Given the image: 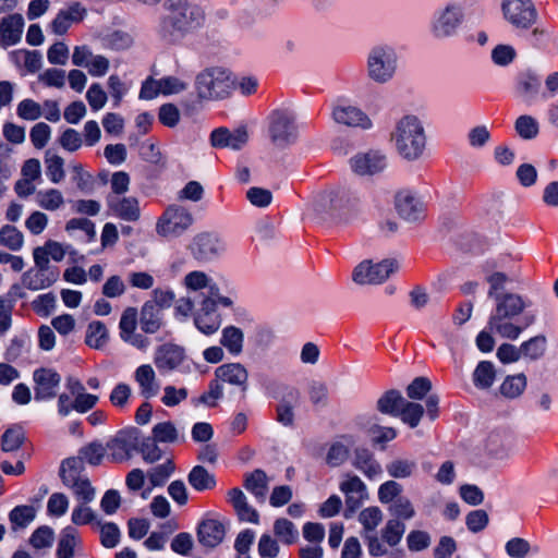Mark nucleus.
<instances>
[{"instance_id":"obj_11","label":"nucleus","mask_w":558,"mask_h":558,"mask_svg":"<svg viewBox=\"0 0 558 558\" xmlns=\"http://www.w3.org/2000/svg\"><path fill=\"white\" fill-rule=\"evenodd\" d=\"M506 20L518 29H527L537 20V12L531 0H504Z\"/></svg>"},{"instance_id":"obj_21","label":"nucleus","mask_w":558,"mask_h":558,"mask_svg":"<svg viewBox=\"0 0 558 558\" xmlns=\"http://www.w3.org/2000/svg\"><path fill=\"white\" fill-rule=\"evenodd\" d=\"M248 135L245 129L230 132L226 128H219L211 132L210 143L216 148L241 149L247 142Z\"/></svg>"},{"instance_id":"obj_31","label":"nucleus","mask_w":558,"mask_h":558,"mask_svg":"<svg viewBox=\"0 0 558 558\" xmlns=\"http://www.w3.org/2000/svg\"><path fill=\"white\" fill-rule=\"evenodd\" d=\"M269 478L267 474L256 469L252 473L245 475L244 487L248 490L258 502L264 504L268 492Z\"/></svg>"},{"instance_id":"obj_46","label":"nucleus","mask_w":558,"mask_h":558,"mask_svg":"<svg viewBox=\"0 0 558 558\" xmlns=\"http://www.w3.org/2000/svg\"><path fill=\"white\" fill-rule=\"evenodd\" d=\"M35 201L40 208L49 211L58 210L64 204V197L57 189L38 191Z\"/></svg>"},{"instance_id":"obj_59","label":"nucleus","mask_w":558,"mask_h":558,"mask_svg":"<svg viewBox=\"0 0 558 558\" xmlns=\"http://www.w3.org/2000/svg\"><path fill=\"white\" fill-rule=\"evenodd\" d=\"M359 521L366 533L373 532L383 521V511L378 507H368L359 514Z\"/></svg>"},{"instance_id":"obj_48","label":"nucleus","mask_w":558,"mask_h":558,"mask_svg":"<svg viewBox=\"0 0 558 558\" xmlns=\"http://www.w3.org/2000/svg\"><path fill=\"white\" fill-rule=\"evenodd\" d=\"M424 415V408L422 404L408 401L404 399V402L402 403V407L400 409V412L398 416H400L401 421L405 424H408L410 427L414 428L416 427L421 418Z\"/></svg>"},{"instance_id":"obj_32","label":"nucleus","mask_w":558,"mask_h":558,"mask_svg":"<svg viewBox=\"0 0 558 558\" xmlns=\"http://www.w3.org/2000/svg\"><path fill=\"white\" fill-rule=\"evenodd\" d=\"M353 465L371 480L379 476L383 472L374 454L365 448L355 449Z\"/></svg>"},{"instance_id":"obj_56","label":"nucleus","mask_w":558,"mask_h":558,"mask_svg":"<svg viewBox=\"0 0 558 558\" xmlns=\"http://www.w3.org/2000/svg\"><path fill=\"white\" fill-rule=\"evenodd\" d=\"M389 512L393 519L410 520L415 515V509L408 497H398L389 507Z\"/></svg>"},{"instance_id":"obj_60","label":"nucleus","mask_w":558,"mask_h":558,"mask_svg":"<svg viewBox=\"0 0 558 558\" xmlns=\"http://www.w3.org/2000/svg\"><path fill=\"white\" fill-rule=\"evenodd\" d=\"M68 488L72 490L80 502L89 504L95 499L96 490L87 476L75 482V484H72Z\"/></svg>"},{"instance_id":"obj_43","label":"nucleus","mask_w":558,"mask_h":558,"mask_svg":"<svg viewBox=\"0 0 558 558\" xmlns=\"http://www.w3.org/2000/svg\"><path fill=\"white\" fill-rule=\"evenodd\" d=\"M274 534L284 545L295 544L299 539V530L295 524L286 518L274 522Z\"/></svg>"},{"instance_id":"obj_26","label":"nucleus","mask_w":558,"mask_h":558,"mask_svg":"<svg viewBox=\"0 0 558 558\" xmlns=\"http://www.w3.org/2000/svg\"><path fill=\"white\" fill-rule=\"evenodd\" d=\"M57 269L29 268L22 276V283L28 290L37 291L49 288L58 279Z\"/></svg>"},{"instance_id":"obj_10","label":"nucleus","mask_w":558,"mask_h":558,"mask_svg":"<svg viewBox=\"0 0 558 558\" xmlns=\"http://www.w3.org/2000/svg\"><path fill=\"white\" fill-rule=\"evenodd\" d=\"M226 250L225 242L215 232H199L191 241L189 251L198 262H210L219 257Z\"/></svg>"},{"instance_id":"obj_6","label":"nucleus","mask_w":558,"mask_h":558,"mask_svg":"<svg viewBox=\"0 0 558 558\" xmlns=\"http://www.w3.org/2000/svg\"><path fill=\"white\" fill-rule=\"evenodd\" d=\"M232 87L230 74L221 68L206 69L196 78L197 94L203 99H222Z\"/></svg>"},{"instance_id":"obj_41","label":"nucleus","mask_w":558,"mask_h":558,"mask_svg":"<svg viewBox=\"0 0 558 558\" xmlns=\"http://www.w3.org/2000/svg\"><path fill=\"white\" fill-rule=\"evenodd\" d=\"M416 470V461L408 458H396L386 464V471L392 478L411 477Z\"/></svg>"},{"instance_id":"obj_42","label":"nucleus","mask_w":558,"mask_h":558,"mask_svg":"<svg viewBox=\"0 0 558 558\" xmlns=\"http://www.w3.org/2000/svg\"><path fill=\"white\" fill-rule=\"evenodd\" d=\"M403 402L404 398L402 397L401 392L392 389L386 391L377 400V410L383 414L398 416Z\"/></svg>"},{"instance_id":"obj_57","label":"nucleus","mask_w":558,"mask_h":558,"mask_svg":"<svg viewBox=\"0 0 558 558\" xmlns=\"http://www.w3.org/2000/svg\"><path fill=\"white\" fill-rule=\"evenodd\" d=\"M174 463L167 460L165 463L149 470L147 476L153 486H162L174 472Z\"/></svg>"},{"instance_id":"obj_64","label":"nucleus","mask_w":558,"mask_h":558,"mask_svg":"<svg viewBox=\"0 0 558 558\" xmlns=\"http://www.w3.org/2000/svg\"><path fill=\"white\" fill-rule=\"evenodd\" d=\"M50 136L51 128L45 122H38L31 129L29 137L32 144L37 149L44 148L48 144Z\"/></svg>"},{"instance_id":"obj_47","label":"nucleus","mask_w":558,"mask_h":558,"mask_svg":"<svg viewBox=\"0 0 558 558\" xmlns=\"http://www.w3.org/2000/svg\"><path fill=\"white\" fill-rule=\"evenodd\" d=\"M108 340V330L101 322H92L86 330L85 342L94 349L102 348Z\"/></svg>"},{"instance_id":"obj_38","label":"nucleus","mask_w":558,"mask_h":558,"mask_svg":"<svg viewBox=\"0 0 558 558\" xmlns=\"http://www.w3.org/2000/svg\"><path fill=\"white\" fill-rule=\"evenodd\" d=\"M526 385L527 379L523 373L508 375L499 387V393L506 399H517L524 392Z\"/></svg>"},{"instance_id":"obj_14","label":"nucleus","mask_w":558,"mask_h":558,"mask_svg":"<svg viewBox=\"0 0 558 558\" xmlns=\"http://www.w3.org/2000/svg\"><path fill=\"white\" fill-rule=\"evenodd\" d=\"M350 165L359 175H373L381 172L387 166L386 156L378 150L361 153L350 159Z\"/></svg>"},{"instance_id":"obj_62","label":"nucleus","mask_w":558,"mask_h":558,"mask_svg":"<svg viewBox=\"0 0 558 558\" xmlns=\"http://www.w3.org/2000/svg\"><path fill=\"white\" fill-rule=\"evenodd\" d=\"M19 118L27 121H35L43 116L41 106L33 99H23L16 107Z\"/></svg>"},{"instance_id":"obj_53","label":"nucleus","mask_w":558,"mask_h":558,"mask_svg":"<svg viewBox=\"0 0 558 558\" xmlns=\"http://www.w3.org/2000/svg\"><path fill=\"white\" fill-rule=\"evenodd\" d=\"M36 517V510L33 506H17L9 514L10 521L14 527H26Z\"/></svg>"},{"instance_id":"obj_25","label":"nucleus","mask_w":558,"mask_h":558,"mask_svg":"<svg viewBox=\"0 0 558 558\" xmlns=\"http://www.w3.org/2000/svg\"><path fill=\"white\" fill-rule=\"evenodd\" d=\"M86 15V9L78 2L71 4L68 9L60 10L51 22V29L57 35H63L73 23L81 22Z\"/></svg>"},{"instance_id":"obj_63","label":"nucleus","mask_w":558,"mask_h":558,"mask_svg":"<svg viewBox=\"0 0 558 558\" xmlns=\"http://www.w3.org/2000/svg\"><path fill=\"white\" fill-rule=\"evenodd\" d=\"M24 441V433L21 427L7 429L1 437V447L5 452H11L20 448Z\"/></svg>"},{"instance_id":"obj_15","label":"nucleus","mask_w":558,"mask_h":558,"mask_svg":"<svg viewBox=\"0 0 558 558\" xmlns=\"http://www.w3.org/2000/svg\"><path fill=\"white\" fill-rule=\"evenodd\" d=\"M196 328L204 335L215 333L221 325L220 315L216 311V300L204 298L198 312L194 317Z\"/></svg>"},{"instance_id":"obj_28","label":"nucleus","mask_w":558,"mask_h":558,"mask_svg":"<svg viewBox=\"0 0 558 558\" xmlns=\"http://www.w3.org/2000/svg\"><path fill=\"white\" fill-rule=\"evenodd\" d=\"M24 20L21 14H11L0 22V44L3 47L12 46L21 40Z\"/></svg>"},{"instance_id":"obj_51","label":"nucleus","mask_w":558,"mask_h":558,"mask_svg":"<svg viewBox=\"0 0 558 558\" xmlns=\"http://www.w3.org/2000/svg\"><path fill=\"white\" fill-rule=\"evenodd\" d=\"M106 449L99 442H90L78 450V456L75 458H80L82 464L87 462L90 465H99L105 457Z\"/></svg>"},{"instance_id":"obj_2","label":"nucleus","mask_w":558,"mask_h":558,"mask_svg":"<svg viewBox=\"0 0 558 558\" xmlns=\"http://www.w3.org/2000/svg\"><path fill=\"white\" fill-rule=\"evenodd\" d=\"M496 307L487 322V329L509 340H517L524 329L535 323V315H525L519 324L517 317L530 306V302L517 293H504L494 300Z\"/></svg>"},{"instance_id":"obj_35","label":"nucleus","mask_w":558,"mask_h":558,"mask_svg":"<svg viewBox=\"0 0 558 558\" xmlns=\"http://www.w3.org/2000/svg\"><path fill=\"white\" fill-rule=\"evenodd\" d=\"M59 475L63 485L66 487L86 477L84 474V464H82L80 458L75 457H71L62 461Z\"/></svg>"},{"instance_id":"obj_20","label":"nucleus","mask_w":558,"mask_h":558,"mask_svg":"<svg viewBox=\"0 0 558 558\" xmlns=\"http://www.w3.org/2000/svg\"><path fill=\"white\" fill-rule=\"evenodd\" d=\"M215 377L220 383L238 387L242 392L247 390L248 372L241 363H226L218 366Z\"/></svg>"},{"instance_id":"obj_30","label":"nucleus","mask_w":558,"mask_h":558,"mask_svg":"<svg viewBox=\"0 0 558 558\" xmlns=\"http://www.w3.org/2000/svg\"><path fill=\"white\" fill-rule=\"evenodd\" d=\"M82 539L77 530L71 525L65 526L59 537L56 557L74 558L76 547L81 546Z\"/></svg>"},{"instance_id":"obj_24","label":"nucleus","mask_w":558,"mask_h":558,"mask_svg":"<svg viewBox=\"0 0 558 558\" xmlns=\"http://www.w3.org/2000/svg\"><path fill=\"white\" fill-rule=\"evenodd\" d=\"M225 525L216 519H205L197 526V539L201 545L214 548L225 538Z\"/></svg>"},{"instance_id":"obj_29","label":"nucleus","mask_w":558,"mask_h":558,"mask_svg":"<svg viewBox=\"0 0 558 558\" xmlns=\"http://www.w3.org/2000/svg\"><path fill=\"white\" fill-rule=\"evenodd\" d=\"M134 378L140 386L141 395L145 399H150L158 395L160 385L151 365L144 364L138 366L134 373Z\"/></svg>"},{"instance_id":"obj_58","label":"nucleus","mask_w":558,"mask_h":558,"mask_svg":"<svg viewBox=\"0 0 558 558\" xmlns=\"http://www.w3.org/2000/svg\"><path fill=\"white\" fill-rule=\"evenodd\" d=\"M54 532L48 525L36 529L29 537V544L36 549L49 548L52 546Z\"/></svg>"},{"instance_id":"obj_45","label":"nucleus","mask_w":558,"mask_h":558,"mask_svg":"<svg viewBox=\"0 0 558 558\" xmlns=\"http://www.w3.org/2000/svg\"><path fill=\"white\" fill-rule=\"evenodd\" d=\"M547 345V339L544 335H538L530 338L520 345L521 357L530 359L532 361L539 360Z\"/></svg>"},{"instance_id":"obj_12","label":"nucleus","mask_w":558,"mask_h":558,"mask_svg":"<svg viewBox=\"0 0 558 558\" xmlns=\"http://www.w3.org/2000/svg\"><path fill=\"white\" fill-rule=\"evenodd\" d=\"M271 141L279 146L290 144L296 138L294 117L288 111H276L269 126Z\"/></svg>"},{"instance_id":"obj_18","label":"nucleus","mask_w":558,"mask_h":558,"mask_svg":"<svg viewBox=\"0 0 558 558\" xmlns=\"http://www.w3.org/2000/svg\"><path fill=\"white\" fill-rule=\"evenodd\" d=\"M340 490L345 496V517H349L348 512L354 513L368 497L365 484L356 475H349L341 482Z\"/></svg>"},{"instance_id":"obj_16","label":"nucleus","mask_w":558,"mask_h":558,"mask_svg":"<svg viewBox=\"0 0 558 558\" xmlns=\"http://www.w3.org/2000/svg\"><path fill=\"white\" fill-rule=\"evenodd\" d=\"M35 400L44 401L56 397L60 385V375L50 368H39L34 372Z\"/></svg>"},{"instance_id":"obj_1","label":"nucleus","mask_w":558,"mask_h":558,"mask_svg":"<svg viewBox=\"0 0 558 558\" xmlns=\"http://www.w3.org/2000/svg\"><path fill=\"white\" fill-rule=\"evenodd\" d=\"M162 8L156 32L167 43H178L204 24L203 8L191 0H165Z\"/></svg>"},{"instance_id":"obj_13","label":"nucleus","mask_w":558,"mask_h":558,"mask_svg":"<svg viewBox=\"0 0 558 558\" xmlns=\"http://www.w3.org/2000/svg\"><path fill=\"white\" fill-rule=\"evenodd\" d=\"M395 205L398 214L407 221L415 222L424 218L425 206L420 197L408 190L396 194Z\"/></svg>"},{"instance_id":"obj_49","label":"nucleus","mask_w":558,"mask_h":558,"mask_svg":"<svg viewBox=\"0 0 558 558\" xmlns=\"http://www.w3.org/2000/svg\"><path fill=\"white\" fill-rule=\"evenodd\" d=\"M405 532V524L398 519H390L381 530V538L390 547L397 546Z\"/></svg>"},{"instance_id":"obj_37","label":"nucleus","mask_w":558,"mask_h":558,"mask_svg":"<svg viewBox=\"0 0 558 558\" xmlns=\"http://www.w3.org/2000/svg\"><path fill=\"white\" fill-rule=\"evenodd\" d=\"M541 87V81L538 76L531 71L521 73L517 80L515 90L517 94L524 100L533 99Z\"/></svg>"},{"instance_id":"obj_54","label":"nucleus","mask_w":558,"mask_h":558,"mask_svg":"<svg viewBox=\"0 0 558 558\" xmlns=\"http://www.w3.org/2000/svg\"><path fill=\"white\" fill-rule=\"evenodd\" d=\"M157 442L154 437H145L138 441L136 450L142 454L145 462L154 463L161 459L162 451Z\"/></svg>"},{"instance_id":"obj_7","label":"nucleus","mask_w":558,"mask_h":558,"mask_svg":"<svg viewBox=\"0 0 558 558\" xmlns=\"http://www.w3.org/2000/svg\"><path fill=\"white\" fill-rule=\"evenodd\" d=\"M464 12L460 3L449 2L435 11L430 21V34L436 39L454 36L463 23Z\"/></svg>"},{"instance_id":"obj_5","label":"nucleus","mask_w":558,"mask_h":558,"mask_svg":"<svg viewBox=\"0 0 558 558\" xmlns=\"http://www.w3.org/2000/svg\"><path fill=\"white\" fill-rule=\"evenodd\" d=\"M361 206V197L354 191L340 189L322 196L317 210L332 219H345Z\"/></svg>"},{"instance_id":"obj_9","label":"nucleus","mask_w":558,"mask_h":558,"mask_svg":"<svg viewBox=\"0 0 558 558\" xmlns=\"http://www.w3.org/2000/svg\"><path fill=\"white\" fill-rule=\"evenodd\" d=\"M398 269L399 264L396 259H384L376 264L372 260H363L353 269L352 280L361 286L379 284Z\"/></svg>"},{"instance_id":"obj_23","label":"nucleus","mask_w":558,"mask_h":558,"mask_svg":"<svg viewBox=\"0 0 558 558\" xmlns=\"http://www.w3.org/2000/svg\"><path fill=\"white\" fill-rule=\"evenodd\" d=\"M332 118L337 123L348 126L371 129L372 121L360 108L354 106L338 105L332 110Z\"/></svg>"},{"instance_id":"obj_44","label":"nucleus","mask_w":558,"mask_h":558,"mask_svg":"<svg viewBox=\"0 0 558 558\" xmlns=\"http://www.w3.org/2000/svg\"><path fill=\"white\" fill-rule=\"evenodd\" d=\"M514 130L519 137L531 141L536 138L539 134V122L533 116L522 114L517 118Z\"/></svg>"},{"instance_id":"obj_4","label":"nucleus","mask_w":558,"mask_h":558,"mask_svg":"<svg viewBox=\"0 0 558 558\" xmlns=\"http://www.w3.org/2000/svg\"><path fill=\"white\" fill-rule=\"evenodd\" d=\"M397 68L398 54L391 45L377 44L371 47L366 57V73L371 81L385 84L392 80Z\"/></svg>"},{"instance_id":"obj_36","label":"nucleus","mask_w":558,"mask_h":558,"mask_svg":"<svg viewBox=\"0 0 558 558\" xmlns=\"http://www.w3.org/2000/svg\"><path fill=\"white\" fill-rule=\"evenodd\" d=\"M220 344L227 349V351L238 356L243 351L244 333L235 326H227L221 331Z\"/></svg>"},{"instance_id":"obj_39","label":"nucleus","mask_w":558,"mask_h":558,"mask_svg":"<svg viewBox=\"0 0 558 558\" xmlns=\"http://www.w3.org/2000/svg\"><path fill=\"white\" fill-rule=\"evenodd\" d=\"M472 378L476 388L481 390L489 389L496 379L495 365L489 361H481L475 367Z\"/></svg>"},{"instance_id":"obj_50","label":"nucleus","mask_w":558,"mask_h":558,"mask_svg":"<svg viewBox=\"0 0 558 558\" xmlns=\"http://www.w3.org/2000/svg\"><path fill=\"white\" fill-rule=\"evenodd\" d=\"M23 233L14 226L7 225L0 229V245L11 251H19L23 246Z\"/></svg>"},{"instance_id":"obj_19","label":"nucleus","mask_w":558,"mask_h":558,"mask_svg":"<svg viewBox=\"0 0 558 558\" xmlns=\"http://www.w3.org/2000/svg\"><path fill=\"white\" fill-rule=\"evenodd\" d=\"M138 445L137 429L123 430L108 444L111 457L114 461L121 462L131 458L132 452L136 450Z\"/></svg>"},{"instance_id":"obj_22","label":"nucleus","mask_w":558,"mask_h":558,"mask_svg":"<svg viewBox=\"0 0 558 558\" xmlns=\"http://www.w3.org/2000/svg\"><path fill=\"white\" fill-rule=\"evenodd\" d=\"M108 207L113 216L125 221L134 222L141 217L138 201L133 196H110Z\"/></svg>"},{"instance_id":"obj_40","label":"nucleus","mask_w":558,"mask_h":558,"mask_svg":"<svg viewBox=\"0 0 558 558\" xmlns=\"http://www.w3.org/2000/svg\"><path fill=\"white\" fill-rule=\"evenodd\" d=\"M189 484L197 492L213 489L216 486L215 475L209 473L204 466H194L187 475Z\"/></svg>"},{"instance_id":"obj_52","label":"nucleus","mask_w":558,"mask_h":558,"mask_svg":"<svg viewBox=\"0 0 558 558\" xmlns=\"http://www.w3.org/2000/svg\"><path fill=\"white\" fill-rule=\"evenodd\" d=\"M46 174L52 183H60L64 177V160L58 155H50L49 151L46 154Z\"/></svg>"},{"instance_id":"obj_61","label":"nucleus","mask_w":558,"mask_h":558,"mask_svg":"<svg viewBox=\"0 0 558 558\" xmlns=\"http://www.w3.org/2000/svg\"><path fill=\"white\" fill-rule=\"evenodd\" d=\"M531 548L530 542L522 537H512L505 545L506 554L510 558H526Z\"/></svg>"},{"instance_id":"obj_33","label":"nucleus","mask_w":558,"mask_h":558,"mask_svg":"<svg viewBox=\"0 0 558 558\" xmlns=\"http://www.w3.org/2000/svg\"><path fill=\"white\" fill-rule=\"evenodd\" d=\"M300 400V391L295 388H291L287 396L277 405L276 420L283 426H293L294 424V405Z\"/></svg>"},{"instance_id":"obj_27","label":"nucleus","mask_w":558,"mask_h":558,"mask_svg":"<svg viewBox=\"0 0 558 558\" xmlns=\"http://www.w3.org/2000/svg\"><path fill=\"white\" fill-rule=\"evenodd\" d=\"M227 497L228 501L233 507L239 520L258 524L259 514L257 510L248 505L246 496L240 488H231L228 492Z\"/></svg>"},{"instance_id":"obj_55","label":"nucleus","mask_w":558,"mask_h":558,"mask_svg":"<svg viewBox=\"0 0 558 558\" xmlns=\"http://www.w3.org/2000/svg\"><path fill=\"white\" fill-rule=\"evenodd\" d=\"M153 437L158 442H175L179 438V432L174 424L170 421L161 422L153 427Z\"/></svg>"},{"instance_id":"obj_17","label":"nucleus","mask_w":558,"mask_h":558,"mask_svg":"<svg viewBox=\"0 0 558 558\" xmlns=\"http://www.w3.org/2000/svg\"><path fill=\"white\" fill-rule=\"evenodd\" d=\"M184 360V349L172 343L158 347L154 355V363L161 374L177 369Z\"/></svg>"},{"instance_id":"obj_34","label":"nucleus","mask_w":558,"mask_h":558,"mask_svg":"<svg viewBox=\"0 0 558 558\" xmlns=\"http://www.w3.org/2000/svg\"><path fill=\"white\" fill-rule=\"evenodd\" d=\"M140 325L144 332L155 333L162 326V312L154 302H145L140 316Z\"/></svg>"},{"instance_id":"obj_8","label":"nucleus","mask_w":558,"mask_h":558,"mask_svg":"<svg viewBox=\"0 0 558 558\" xmlns=\"http://www.w3.org/2000/svg\"><path fill=\"white\" fill-rule=\"evenodd\" d=\"M193 222L194 218L186 208L179 205H171L158 219L156 231L163 238H178L183 234Z\"/></svg>"},{"instance_id":"obj_3","label":"nucleus","mask_w":558,"mask_h":558,"mask_svg":"<svg viewBox=\"0 0 558 558\" xmlns=\"http://www.w3.org/2000/svg\"><path fill=\"white\" fill-rule=\"evenodd\" d=\"M391 142L398 154L409 161L417 160L426 147V134L421 120L415 116H404L397 121L391 132Z\"/></svg>"}]
</instances>
